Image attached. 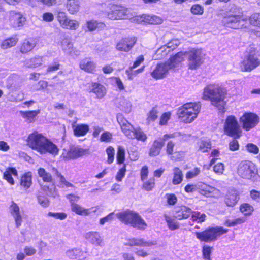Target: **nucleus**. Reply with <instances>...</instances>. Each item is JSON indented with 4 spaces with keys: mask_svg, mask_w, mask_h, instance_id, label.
Wrapping results in <instances>:
<instances>
[{
    "mask_svg": "<svg viewBox=\"0 0 260 260\" xmlns=\"http://www.w3.org/2000/svg\"><path fill=\"white\" fill-rule=\"evenodd\" d=\"M118 107L122 111L128 113L131 110V103L123 98L120 99L118 102Z\"/></svg>",
    "mask_w": 260,
    "mask_h": 260,
    "instance_id": "38",
    "label": "nucleus"
},
{
    "mask_svg": "<svg viewBox=\"0 0 260 260\" xmlns=\"http://www.w3.org/2000/svg\"><path fill=\"white\" fill-rule=\"evenodd\" d=\"M175 137V135L165 134L163 136L162 139H158L155 140L153 143L150 149L149 154L150 156H156L158 155L164 146V141H166L170 138Z\"/></svg>",
    "mask_w": 260,
    "mask_h": 260,
    "instance_id": "16",
    "label": "nucleus"
},
{
    "mask_svg": "<svg viewBox=\"0 0 260 260\" xmlns=\"http://www.w3.org/2000/svg\"><path fill=\"white\" fill-rule=\"evenodd\" d=\"M240 17H224L222 20L224 25L229 28L239 29L244 26V20H240Z\"/></svg>",
    "mask_w": 260,
    "mask_h": 260,
    "instance_id": "19",
    "label": "nucleus"
},
{
    "mask_svg": "<svg viewBox=\"0 0 260 260\" xmlns=\"http://www.w3.org/2000/svg\"><path fill=\"white\" fill-rule=\"evenodd\" d=\"M42 57L37 56L25 61V66L28 68H37L42 64Z\"/></svg>",
    "mask_w": 260,
    "mask_h": 260,
    "instance_id": "35",
    "label": "nucleus"
},
{
    "mask_svg": "<svg viewBox=\"0 0 260 260\" xmlns=\"http://www.w3.org/2000/svg\"><path fill=\"white\" fill-rule=\"evenodd\" d=\"M116 216L122 222L137 228L139 229H145L147 224L144 220L136 213L126 211L116 214Z\"/></svg>",
    "mask_w": 260,
    "mask_h": 260,
    "instance_id": "6",
    "label": "nucleus"
},
{
    "mask_svg": "<svg viewBox=\"0 0 260 260\" xmlns=\"http://www.w3.org/2000/svg\"><path fill=\"white\" fill-rule=\"evenodd\" d=\"M239 210L240 212L244 215L243 217L246 218L251 216L253 211V207L248 203L242 204L239 207Z\"/></svg>",
    "mask_w": 260,
    "mask_h": 260,
    "instance_id": "34",
    "label": "nucleus"
},
{
    "mask_svg": "<svg viewBox=\"0 0 260 260\" xmlns=\"http://www.w3.org/2000/svg\"><path fill=\"white\" fill-rule=\"evenodd\" d=\"M238 174L242 178L246 179H252L257 174V169L255 165L249 160L241 161L237 168Z\"/></svg>",
    "mask_w": 260,
    "mask_h": 260,
    "instance_id": "10",
    "label": "nucleus"
},
{
    "mask_svg": "<svg viewBox=\"0 0 260 260\" xmlns=\"http://www.w3.org/2000/svg\"><path fill=\"white\" fill-rule=\"evenodd\" d=\"M136 41L135 37L122 39L117 43L116 49L120 51L127 52L132 49Z\"/></svg>",
    "mask_w": 260,
    "mask_h": 260,
    "instance_id": "17",
    "label": "nucleus"
},
{
    "mask_svg": "<svg viewBox=\"0 0 260 260\" xmlns=\"http://www.w3.org/2000/svg\"><path fill=\"white\" fill-rule=\"evenodd\" d=\"M183 175L182 170L178 167H174L173 169L172 183L176 185L180 184L183 181Z\"/></svg>",
    "mask_w": 260,
    "mask_h": 260,
    "instance_id": "33",
    "label": "nucleus"
},
{
    "mask_svg": "<svg viewBox=\"0 0 260 260\" xmlns=\"http://www.w3.org/2000/svg\"><path fill=\"white\" fill-rule=\"evenodd\" d=\"M110 8L111 12L108 13L109 15L111 14L117 15V16H122L128 14V10L123 6L113 4L110 5Z\"/></svg>",
    "mask_w": 260,
    "mask_h": 260,
    "instance_id": "30",
    "label": "nucleus"
},
{
    "mask_svg": "<svg viewBox=\"0 0 260 260\" xmlns=\"http://www.w3.org/2000/svg\"><path fill=\"white\" fill-rule=\"evenodd\" d=\"M40 112L39 110L28 111H20L21 116L24 118L27 123H32L35 121V118Z\"/></svg>",
    "mask_w": 260,
    "mask_h": 260,
    "instance_id": "31",
    "label": "nucleus"
},
{
    "mask_svg": "<svg viewBox=\"0 0 260 260\" xmlns=\"http://www.w3.org/2000/svg\"><path fill=\"white\" fill-rule=\"evenodd\" d=\"M201 105L197 103H187L178 108L177 114L179 119L186 123L193 122L200 112Z\"/></svg>",
    "mask_w": 260,
    "mask_h": 260,
    "instance_id": "5",
    "label": "nucleus"
},
{
    "mask_svg": "<svg viewBox=\"0 0 260 260\" xmlns=\"http://www.w3.org/2000/svg\"><path fill=\"white\" fill-rule=\"evenodd\" d=\"M144 24H158L162 22L161 17H140Z\"/></svg>",
    "mask_w": 260,
    "mask_h": 260,
    "instance_id": "45",
    "label": "nucleus"
},
{
    "mask_svg": "<svg viewBox=\"0 0 260 260\" xmlns=\"http://www.w3.org/2000/svg\"><path fill=\"white\" fill-rule=\"evenodd\" d=\"M58 21L63 28L76 29L79 26L78 23L69 17H58Z\"/></svg>",
    "mask_w": 260,
    "mask_h": 260,
    "instance_id": "26",
    "label": "nucleus"
},
{
    "mask_svg": "<svg viewBox=\"0 0 260 260\" xmlns=\"http://www.w3.org/2000/svg\"><path fill=\"white\" fill-rule=\"evenodd\" d=\"M144 61V57L143 55H139L134 61L132 66H131L128 70L126 71V73L128 75V79L132 80V76L130 72H132V70L139 67Z\"/></svg>",
    "mask_w": 260,
    "mask_h": 260,
    "instance_id": "40",
    "label": "nucleus"
},
{
    "mask_svg": "<svg viewBox=\"0 0 260 260\" xmlns=\"http://www.w3.org/2000/svg\"><path fill=\"white\" fill-rule=\"evenodd\" d=\"M175 146V143L173 141H169L166 145V153L168 155H172L174 153V148Z\"/></svg>",
    "mask_w": 260,
    "mask_h": 260,
    "instance_id": "64",
    "label": "nucleus"
},
{
    "mask_svg": "<svg viewBox=\"0 0 260 260\" xmlns=\"http://www.w3.org/2000/svg\"><path fill=\"white\" fill-rule=\"evenodd\" d=\"M224 133L229 136L239 138L242 135V129L237 118L233 115L226 117L224 123Z\"/></svg>",
    "mask_w": 260,
    "mask_h": 260,
    "instance_id": "9",
    "label": "nucleus"
},
{
    "mask_svg": "<svg viewBox=\"0 0 260 260\" xmlns=\"http://www.w3.org/2000/svg\"><path fill=\"white\" fill-rule=\"evenodd\" d=\"M59 45L62 50L67 54L72 55L75 52V48L74 47L73 43L69 37L63 38Z\"/></svg>",
    "mask_w": 260,
    "mask_h": 260,
    "instance_id": "22",
    "label": "nucleus"
},
{
    "mask_svg": "<svg viewBox=\"0 0 260 260\" xmlns=\"http://www.w3.org/2000/svg\"><path fill=\"white\" fill-rule=\"evenodd\" d=\"M66 254L72 259H81L83 252L79 249H73L68 250Z\"/></svg>",
    "mask_w": 260,
    "mask_h": 260,
    "instance_id": "44",
    "label": "nucleus"
},
{
    "mask_svg": "<svg viewBox=\"0 0 260 260\" xmlns=\"http://www.w3.org/2000/svg\"><path fill=\"white\" fill-rule=\"evenodd\" d=\"M74 134L77 137L84 136L86 135L89 130V127L88 125L85 124H72Z\"/></svg>",
    "mask_w": 260,
    "mask_h": 260,
    "instance_id": "29",
    "label": "nucleus"
},
{
    "mask_svg": "<svg viewBox=\"0 0 260 260\" xmlns=\"http://www.w3.org/2000/svg\"><path fill=\"white\" fill-rule=\"evenodd\" d=\"M164 217L167 222V226L170 230L174 231L179 228V223L175 221L174 218L167 214L164 215Z\"/></svg>",
    "mask_w": 260,
    "mask_h": 260,
    "instance_id": "37",
    "label": "nucleus"
},
{
    "mask_svg": "<svg viewBox=\"0 0 260 260\" xmlns=\"http://www.w3.org/2000/svg\"><path fill=\"white\" fill-rule=\"evenodd\" d=\"M104 25L103 23H98L96 21L93 20L88 21L86 23L87 28L89 31H93L96 28L102 27Z\"/></svg>",
    "mask_w": 260,
    "mask_h": 260,
    "instance_id": "56",
    "label": "nucleus"
},
{
    "mask_svg": "<svg viewBox=\"0 0 260 260\" xmlns=\"http://www.w3.org/2000/svg\"><path fill=\"white\" fill-rule=\"evenodd\" d=\"M156 240H145L143 238H129L126 239L124 243L125 246L131 247H148L156 245Z\"/></svg>",
    "mask_w": 260,
    "mask_h": 260,
    "instance_id": "14",
    "label": "nucleus"
},
{
    "mask_svg": "<svg viewBox=\"0 0 260 260\" xmlns=\"http://www.w3.org/2000/svg\"><path fill=\"white\" fill-rule=\"evenodd\" d=\"M36 41L35 40L30 39L24 41L20 47V51L22 53H26L32 50L35 47Z\"/></svg>",
    "mask_w": 260,
    "mask_h": 260,
    "instance_id": "32",
    "label": "nucleus"
},
{
    "mask_svg": "<svg viewBox=\"0 0 260 260\" xmlns=\"http://www.w3.org/2000/svg\"><path fill=\"white\" fill-rule=\"evenodd\" d=\"M197 188L201 194L206 197L218 198L220 196L219 190L207 184L199 182L197 184Z\"/></svg>",
    "mask_w": 260,
    "mask_h": 260,
    "instance_id": "15",
    "label": "nucleus"
},
{
    "mask_svg": "<svg viewBox=\"0 0 260 260\" xmlns=\"http://www.w3.org/2000/svg\"><path fill=\"white\" fill-rule=\"evenodd\" d=\"M158 111L157 109L153 108L147 114V123L149 124L151 122L154 121L157 118Z\"/></svg>",
    "mask_w": 260,
    "mask_h": 260,
    "instance_id": "49",
    "label": "nucleus"
},
{
    "mask_svg": "<svg viewBox=\"0 0 260 260\" xmlns=\"http://www.w3.org/2000/svg\"><path fill=\"white\" fill-rule=\"evenodd\" d=\"M191 218L193 221H197L198 222H202L205 220L206 215L204 213H201L199 212L192 211Z\"/></svg>",
    "mask_w": 260,
    "mask_h": 260,
    "instance_id": "50",
    "label": "nucleus"
},
{
    "mask_svg": "<svg viewBox=\"0 0 260 260\" xmlns=\"http://www.w3.org/2000/svg\"><path fill=\"white\" fill-rule=\"evenodd\" d=\"M18 177V172L15 168L8 167L3 172V178L11 185L15 184V181L13 177Z\"/></svg>",
    "mask_w": 260,
    "mask_h": 260,
    "instance_id": "24",
    "label": "nucleus"
},
{
    "mask_svg": "<svg viewBox=\"0 0 260 260\" xmlns=\"http://www.w3.org/2000/svg\"><path fill=\"white\" fill-rule=\"evenodd\" d=\"M226 91L225 88L218 84H210L206 86L203 93L205 100H210L212 105L219 110L223 109Z\"/></svg>",
    "mask_w": 260,
    "mask_h": 260,
    "instance_id": "2",
    "label": "nucleus"
},
{
    "mask_svg": "<svg viewBox=\"0 0 260 260\" xmlns=\"http://www.w3.org/2000/svg\"><path fill=\"white\" fill-rule=\"evenodd\" d=\"M71 210L78 215L82 216H88L91 212L95 213L97 211L96 207H92L90 209H86L80 205L76 204L73 203L72 205Z\"/></svg>",
    "mask_w": 260,
    "mask_h": 260,
    "instance_id": "23",
    "label": "nucleus"
},
{
    "mask_svg": "<svg viewBox=\"0 0 260 260\" xmlns=\"http://www.w3.org/2000/svg\"><path fill=\"white\" fill-rule=\"evenodd\" d=\"M184 53L178 52L167 61L157 64L151 73V76L155 79L164 78L167 76L170 70L177 67L184 61Z\"/></svg>",
    "mask_w": 260,
    "mask_h": 260,
    "instance_id": "3",
    "label": "nucleus"
},
{
    "mask_svg": "<svg viewBox=\"0 0 260 260\" xmlns=\"http://www.w3.org/2000/svg\"><path fill=\"white\" fill-rule=\"evenodd\" d=\"M89 90L90 92H93L96 96V98L101 99L103 98L107 93L106 87L96 82H92L89 86Z\"/></svg>",
    "mask_w": 260,
    "mask_h": 260,
    "instance_id": "21",
    "label": "nucleus"
},
{
    "mask_svg": "<svg viewBox=\"0 0 260 260\" xmlns=\"http://www.w3.org/2000/svg\"><path fill=\"white\" fill-rule=\"evenodd\" d=\"M42 188L44 191L47 192L50 196L53 197H55L57 196L56 189L53 184H52L50 187L46 185H42Z\"/></svg>",
    "mask_w": 260,
    "mask_h": 260,
    "instance_id": "53",
    "label": "nucleus"
},
{
    "mask_svg": "<svg viewBox=\"0 0 260 260\" xmlns=\"http://www.w3.org/2000/svg\"><path fill=\"white\" fill-rule=\"evenodd\" d=\"M117 120L121 129L128 138L136 139L144 142L147 139V135L140 127L135 128L121 114L117 115Z\"/></svg>",
    "mask_w": 260,
    "mask_h": 260,
    "instance_id": "4",
    "label": "nucleus"
},
{
    "mask_svg": "<svg viewBox=\"0 0 260 260\" xmlns=\"http://www.w3.org/2000/svg\"><path fill=\"white\" fill-rule=\"evenodd\" d=\"M192 213V210L189 208L182 206L179 207L176 211L175 218L178 220H182L188 218Z\"/></svg>",
    "mask_w": 260,
    "mask_h": 260,
    "instance_id": "28",
    "label": "nucleus"
},
{
    "mask_svg": "<svg viewBox=\"0 0 260 260\" xmlns=\"http://www.w3.org/2000/svg\"><path fill=\"white\" fill-rule=\"evenodd\" d=\"M38 174L44 182L50 183L52 180L51 175L44 168H40L38 170Z\"/></svg>",
    "mask_w": 260,
    "mask_h": 260,
    "instance_id": "42",
    "label": "nucleus"
},
{
    "mask_svg": "<svg viewBox=\"0 0 260 260\" xmlns=\"http://www.w3.org/2000/svg\"><path fill=\"white\" fill-rule=\"evenodd\" d=\"M171 117V113L170 112L164 113L160 117L159 125L161 126L167 125L168 121L170 119Z\"/></svg>",
    "mask_w": 260,
    "mask_h": 260,
    "instance_id": "55",
    "label": "nucleus"
},
{
    "mask_svg": "<svg viewBox=\"0 0 260 260\" xmlns=\"http://www.w3.org/2000/svg\"><path fill=\"white\" fill-rule=\"evenodd\" d=\"M224 170L225 166L222 162H218L213 166V171L218 175H223Z\"/></svg>",
    "mask_w": 260,
    "mask_h": 260,
    "instance_id": "58",
    "label": "nucleus"
},
{
    "mask_svg": "<svg viewBox=\"0 0 260 260\" xmlns=\"http://www.w3.org/2000/svg\"><path fill=\"white\" fill-rule=\"evenodd\" d=\"M239 200V194L236 190L232 189L228 192L225 202L229 207L234 206Z\"/></svg>",
    "mask_w": 260,
    "mask_h": 260,
    "instance_id": "27",
    "label": "nucleus"
},
{
    "mask_svg": "<svg viewBox=\"0 0 260 260\" xmlns=\"http://www.w3.org/2000/svg\"><path fill=\"white\" fill-rule=\"evenodd\" d=\"M201 172L200 168L196 167L186 173L185 177L187 179H191L197 177Z\"/></svg>",
    "mask_w": 260,
    "mask_h": 260,
    "instance_id": "57",
    "label": "nucleus"
},
{
    "mask_svg": "<svg viewBox=\"0 0 260 260\" xmlns=\"http://www.w3.org/2000/svg\"><path fill=\"white\" fill-rule=\"evenodd\" d=\"M154 186L155 179L152 178L144 182L143 188L147 191H150L154 187Z\"/></svg>",
    "mask_w": 260,
    "mask_h": 260,
    "instance_id": "59",
    "label": "nucleus"
},
{
    "mask_svg": "<svg viewBox=\"0 0 260 260\" xmlns=\"http://www.w3.org/2000/svg\"><path fill=\"white\" fill-rule=\"evenodd\" d=\"M32 175L30 172H27L23 175L21 178L20 184L25 188L30 187L32 183Z\"/></svg>",
    "mask_w": 260,
    "mask_h": 260,
    "instance_id": "36",
    "label": "nucleus"
},
{
    "mask_svg": "<svg viewBox=\"0 0 260 260\" xmlns=\"http://www.w3.org/2000/svg\"><path fill=\"white\" fill-rule=\"evenodd\" d=\"M185 153L184 151H180L174 152L172 155L170 156V159L173 161L181 160L184 157Z\"/></svg>",
    "mask_w": 260,
    "mask_h": 260,
    "instance_id": "62",
    "label": "nucleus"
},
{
    "mask_svg": "<svg viewBox=\"0 0 260 260\" xmlns=\"http://www.w3.org/2000/svg\"><path fill=\"white\" fill-rule=\"evenodd\" d=\"M67 7L71 14H74L79 9V0H68Z\"/></svg>",
    "mask_w": 260,
    "mask_h": 260,
    "instance_id": "39",
    "label": "nucleus"
},
{
    "mask_svg": "<svg viewBox=\"0 0 260 260\" xmlns=\"http://www.w3.org/2000/svg\"><path fill=\"white\" fill-rule=\"evenodd\" d=\"M181 52L184 54V59L186 55L188 56V66L190 69L195 70L203 62L205 54L201 48H191L187 52Z\"/></svg>",
    "mask_w": 260,
    "mask_h": 260,
    "instance_id": "8",
    "label": "nucleus"
},
{
    "mask_svg": "<svg viewBox=\"0 0 260 260\" xmlns=\"http://www.w3.org/2000/svg\"><path fill=\"white\" fill-rule=\"evenodd\" d=\"M39 204L43 207H47L49 205V201L44 195V192L39 191L37 194Z\"/></svg>",
    "mask_w": 260,
    "mask_h": 260,
    "instance_id": "46",
    "label": "nucleus"
},
{
    "mask_svg": "<svg viewBox=\"0 0 260 260\" xmlns=\"http://www.w3.org/2000/svg\"><path fill=\"white\" fill-rule=\"evenodd\" d=\"M25 21V17H12L11 22L14 27L17 28L22 26Z\"/></svg>",
    "mask_w": 260,
    "mask_h": 260,
    "instance_id": "51",
    "label": "nucleus"
},
{
    "mask_svg": "<svg viewBox=\"0 0 260 260\" xmlns=\"http://www.w3.org/2000/svg\"><path fill=\"white\" fill-rule=\"evenodd\" d=\"M249 54L242 62L241 68L244 71L249 72L260 64V61L255 55V49L251 47L248 50Z\"/></svg>",
    "mask_w": 260,
    "mask_h": 260,
    "instance_id": "12",
    "label": "nucleus"
},
{
    "mask_svg": "<svg viewBox=\"0 0 260 260\" xmlns=\"http://www.w3.org/2000/svg\"><path fill=\"white\" fill-rule=\"evenodd\" d=\"M80 69L84 71L93 73L95 71L96 64L89 58H85L81 60L79 64Z\"/></svg>",
    "mask_w": 260,
    "mask_h": 260,
    "instance_id": "25",
    "label": "nucleus"
},
{
    "mask_svg": "<svg viewBox=\"0 0 260 260\" xmlns=\"http://www.w3.org/2000/svg\"><path fill=\"white\" fill-rule=\"evenodd\" d=\"M125 149L122 146H119L118 147V150L116 156V160L117 164H123L125 160Z\"/></svg>",
    "mask_w": 260,
    "mask_h": 260,
    "instance_id": "48",
    "label": "nucleus"
},
{
    "mask_svg": "<svg viewBox=\"0 0 260 260\" xmlns=\"http://www.w3.org/2000/svg\"><path fill=\"white\" fill-rule=\"evenodd\" d=\"M26 143L29 148L42 155L49 153L56 156L59 152V148L56 144L42 134L37 131L28 135Z\"/></svg>",
    "mask_w": 260,
    "mask_h": 260,
    "instance_id": "1",
    "label": "nucleus"
},
{
    "mask_svg": "<svg viewBox=\"0 0 260 260\" xmlns=\"http://www.w3.org/2000/svg\"><path fill=\"white\" fill-rule=\"evenodd\" d=\"M246 220V218L240 217L234 219H226L224 221V225L228 227L235 226L239 224L244 223Z\"/></svg>",
    "mask_w": 260,
    "mask_h": 260,
    "instance_id": "41",
    "label": "nucleus"
},
{
    "mask_svg": "<svg viewBox=\"0 0 260 260\" xmlns=\"http://www.w3.org/2000/svg\"><path fill=\"white\" fill-rule=\"evenodd\" d=\"M18 40V39L16 37L8 38L2 42L1 47L3 49H6L12 47L16 44Z\"/></svg>",
    "mask_w": 260,
    "mask_h": 260,
    "instance_id": "43",
    "label": "nucleus"
},
{
    "mask_svg": "<svg viewBox=\"0 0 260 260\" xmlns=\"http://www.w3.org/2000/svg\"><path fill=\"white\" fill-rule=\"evenodd\" d=\"M170 52V50L168 49L166 45L161 46L156 52V55L158 56L157 59L165 57Z\"/></svg>",
    "mask_w": 260,
    "mask_h": 260,
    "instance_id": "52",
    "label": "nucleus"
},
{
    "mask_svg": "<svg viewBox=\"0 0 260 260\" xmlns=\"http://www.w3.org/2000/svg\"><path fill=\"white\" fill-rule=\"evenodd\" d=\"M9 212L13 217L17 228L20 227L22 222V215L19 206L12 201L9 207Z\"/></svg>",
    "mask_w": 260,
    "mask_h": 260,
    "instance_id": "18",
    "label": "nucleus"
},
{
    "mask_svg": "<svg viewBox=\"0 0 260 260\" xmlns=\"http://www.w3.org/2000/svg\"><path fill=\"white\" fill-rule=\"evenodd\" d=\"M106 153L108 155L107 162L109 164H111L114 160L115 154L114 149L112 147L109 146L106 149Z\"/></svg>",
    "mask_w": 260,
    "mask_h": 260,
    "instance_id": "61",
    "label": "nucleus"
},
{
    "mask_svg": "<svg viewBox=\"0 0 260 260\" xmlns=\"http://www.w3.org/2000/svg\"><path fill=\"white\" fill-rule=\"evenodd\" d=\"M213 251V247L207 245L203 247L202 253L203 257L205 260H211V254Z\"/></svg>",
    "mask_w": 260,
    "mask_h": 260,
    "instance_id": "54",
    "label": "nucleus"
},
{
    "mask_svg": "<svg viewBox=\"0 0 260 260\" xmlns=\"http://www.w3.org/2000/svg\"><path fill=\"white\" fill-rule=\"evenodd\" d=\"M228 232V229L221 226L209 228L203 232H196V236L201 241L211 242L215 241L218 237Z\"/></svg>",
    "mask_w": 260,
    "mask_h": 260,
    "instance_id": "7",
    "label": "nucleus"
},
{
    "mask_svg": "<svg viewBox=\"0 0 260 260\" xmlns=\"http://www.w3.org/2000/svg\"><path fill=\"white\" fill-rule=\"evenodd\" d=\"M199 149L202 152H206L211 148V144L208 140H201L198 143Z\"/></svg>",
    "mask_w": 260,
    "mask_h": 260,
    "instance_id": "47",
    "label": "nucleus"
},
{
    "mask_svg": "<svg viewBox=\"0 0 260 260\" xmlns=\"http://www.w3.org/2000/svg\"><path fill=\"white\" fill-rule=\"evenodd\" d=\"M239 121L242 128L246 131H249L258 124L260 117L256 113L246 112L240 117Z\"/></svg>",
    "mask_w": 260,
    "mask_h": 260,
    "instance_id": "11",
    "label": "nucleus"
},
{
    "mask_svg": "<svg viewBox=\"0 0 260 260\" xmlns=\"http://www.w3.org/2000/svg\"><path fill=\"white\" fill-rule=\"evenodd\" d=\"M86 150L78 146H72L68 148H64L60 155V158L64 161L81 157L86 153Z\"/></svg>",
    "mask_w": 260,
    "mask_h": 260,
    "instance_id": "13",
    "label": "nucleus"
},
{
    "mask_svg": "<svg viewBox=\"0 0 260 260\" xmlns=\"http://www.w3.org/2000/svg\"><path fill=\"white\" fill-rule=\"evenodd\" d=\"M84 237L89 242L95 246L103 247L105 245L103 238L97 232H87Z\"/></svg>",
    "mask_w": 260,
    "mask_h": 260,
    "instance_id": "20",
    "label": "nucleus"
},
{
    "mask_svg": "<svg viewBox=\"0 0 260 260\" xmlns=\"http://www.w3.org/2000/svg\"><path fill=\"white\" fill-rule=\"evenodd\" d=\"M126 172V165L124 164L123 166L120 168L117 172L115 179L116 181L120 182L125 176Z\"/></svg>",
    "mask_w": 260,
    "mask_h": 260,
    "instance_id": "63",
    "label": "nucleus"
},
{
    "mask_svg": "<svg viewBox=\"0 0 260 260\" xmlns=\"http://www.w3.org/2000/svg\"><path fill=\"white\" fill-rule=\"evenodd\" d=\"M53 170L61 185H64L67 187H71L72 186V184L67 181L65 178L61 175L56 169H54Z\"/></svg>",
    "mask_w": 260,
    "mask_h": 260,
    "instance_id": "60",
    "label": "nucleus"
}]
</instances>
